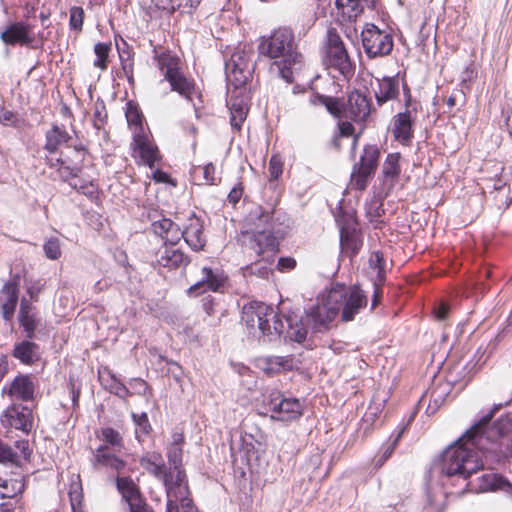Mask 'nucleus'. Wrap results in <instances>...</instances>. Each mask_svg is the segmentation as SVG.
Returning a JSON list of instances; mask_svg holds the SVG:
<instances>
[{"mask_svg": "<svg viewBox=\"0 0 512 512\" xmlns=\"http://www.w3.org/2000/svg\"><path fill=\"white\" fill-rule=\"evenodd\" d=\"M274 211L256 207L246 218L247 230L243 233L249 246L261 259L252 263L247 270L263 279L272 274L275 253L278 251L280 239L283 237L281 223Z\"/></svg>", "mask_w": 512, "mask_h": 512, "instance_id": "obj_1", "label": "nucleus"}, {"mask_svg": "<svg viewBox=\"0 0 512 512\" xmlns=\"http://www.w3.org/2000/svg\"><path fill=\"white\" fill-rule=\"evenodd\" d=\"M259 55L272 60L270 72L287 83L294 81V74L301 69L302 55L297 51L291 29L278 28L269 36H263L258 44Z\"/></svg>", "mask_w": 512, "mask_h": 512, "instance_id": "obj_2", "label": "nucleus"}, {"mask_svg": "<svg viewBox=\"0 0 512 512\" xmlns=\"http://www.w3.org/2000/svg\"><path fill=\"white\" fill-rule=\"evenodd\" d=\"M140 463L149 473L162 480L167 494L166 512H198L188 497L185 472L166 470L158 454L142 458Z\"/></svg>", "mask_w": 512, "mask_h": 512, "instance_id": "obj_3", "label": "nucleus"}, {"mask_svg": "<svg viewBox=\"0 0 512 512\" xmlns=\"http://www.w3.org/2000/svg\"><path fill=\"white\" fill-rule=\"evenodd\" d=\"M337 315V307L335 304H330L328 293L321 301L318 299L316 305L309 308L306 312L305 319L303 317L299 318L298 315L294 313L286 317L288 324L286 337L292 341L301 343L306 339L309 327L315 332L327 330Z\"/></svg>", "mask_w": 512, "mask_h": 512, "instance_id": "obj_4", "label": "nucleus"}, {"mask_svg": "<svg viewBox=\"0 0 512 512\" xmlns=\"http://www.w3.org/2000/svg\"><path fill=\"white\" fill-rule=\"evenodd\" d=\"M459 439L455 444L448 447L441 457V471L447 476L459 475L463 478L471 476L483 467L477 452L472 446L469 438Z\"/></svg>", "mask_w": 512, "mask_h": 512, "instance_id": "obj_5", "label": "nucleus"}, {"mask_svg": "<svg viewBox=\"0 0 512 512\" xmlns=\"http://www.w3.org/2000/svg\"><path fill=\"white\" fill-rule=\"evenodd\" d=\"M242 321L250 329L257 328L264 342L278 339L284 330V323L272 306L252 301L244 305Z\"/></svg>", "mask_w": 512, "mask_h": 512, "instance_id": "obj_6", "label": "nucleus"}, {"mask_svg": "<svg viewBox=\"0 0 512 512\" xmlns=\"http://www.w3.org/2000/svg\"><path fill=\"white\" fill-rule=\"evenodd\" d=\"M510 401L511 400L506 401L505 405ZM503 406L504 404L502 403L495 405L490 413L482 417L478 423L466 432L464 438H469L472 446H477V449L479 450L493 451L494 448L487 447L486 442L494 445L501 437L505 436L512 429V423L508 417H501L490 424L494 413Z\"/></svg>", "mask_w": 512, "mask_h": 512, "instance_id": "obj_7", "label": "nucleus"}, {"mask_svg": "<svg viewBox=\"0 0 512 512\" xmlns=\"http://www.w3.org/2000/svg\"><path fill=\"white\" fill-rule=\"evenodd\" d=\"M154 59L164 79L169 82L171 90L192 101L193 95L196 94V86L194 81L181 71L180 59L170 52L155 53Z\"/></svg>", "mask_w": 512, "mask_h": 512, "instance_id": "obj_8", "label": "nucleus"}, {"mask_svg": "<svg viewBox=\"0 0 512 512\" xmlns=\"http://www.w3.org/2000/svg\"><path fill=\"white\" fill-rule=\"evenodd\" d=\"M329 301L337 307V314L340 310L342 311L341 319L345 322L354 320L368 303L367 296L359 287H346L339 284L329 291Z\"/></svg>", "mask_w": 512, "mask_h": 512, "instance_id": "obj_9", "label": "nucleus"}, {"mask_svg": "<svg viewBox=\"0 0 512 512\" xmlns=\"http://www.w3.org/2000/svg\"><path fill=\"white\" fill-rule=\"evenodd\" d=\"M102 434L106 444L98 447L93 453V466L96 469L110 468L120 473L126 466V462L118 454L123 447L122 437L112 428L103 429Z\"/></svg>", "mask_w": 512, "mask_h": 512, "instance_id": "obj_10", "label": "nucleus"}, {"mask_svg": "<svg viewBox=\"0 0 512 512\" xmlns=\"http://www.w3.org/2000/svg\"><path fill=\"white\" fill-rule=\"evenodd\" d=\"M253 51L238 49L225 64L226 78L229 85L236 89L243 87L254 71Z\"/></svg>", "mask_w": 512, "mask_h": 512, "instance_id": "obj_11", "label": "nucleus"}, {"mask_svg": "<svg viewBox=\"0 0 512 512\" xmlns=\"http://www.w3.org/2000/svg\"><path fill=\"white\" fill-rule=\"evenodd\" d=\"M362 45L369 58L389 55L393 49V37L372 23H367L361 33Z\"/></svg>", "mask_w": 512, "mask_h": 512, "instance_id": "obj_12", "label": "nucleus"}, {"mask_svg": "<svg viewBox=\"0 0 512 512\" xmlns=\"http://www.w3.org/2000/svg\"><path fill=\"white\" fill-rule=\"evenodd\" d=\"M271 418L282 422H291L299 419L303 414V406L296 398H286L280 392L269 395Z\"/></svg>", "mask_w": 512, "mask_h": 512, "instance_id": "obj_13", "label": "nucleus"}, {"mask_svg": "<svg viewBox=\"0 0 512 512\" xmlns=\"http://www.w3.org/2000/svg\"><path fill=\"white\" fill-rule=\"evenodd\" d=\"M380 157L379 149L374 145L364 148L359 163H356L352 171V180L358 189H365L369 178L375 173Z\"/></svg>", "mask_w": 512, "mask_h": 512, "instance_id": "obj_14", "label": "nucleus"}, {"mask_svg": "<svg viewBox=\"0 0 512 512\" xmlns=\"http://www.w3.org/2000/svg\"><path fill=\"white\" fill-rule=\"evenodd\" d=\"M226 281L227 277L221 270L204 266L200 270L199 279L188 288L187 294L198 297L206 292H223Z\"/></svg>", "mask_w": 512, "mask_h": 512, "instance_id": "obj_15", "label": "nucleus"}, {"mask_svg": "<svg viewBox=\"0 0 512 512\" xmlns=\"http://www.w3.org/2000/svg\"><path fill=\"white\" fill-rule=\"evenodd\" d=\"M327 57L332 67L336 68L345 78L353 74V65L340 36L328 32Z\"/></svg>", "mask_w": 512, "mask_h": 512, "instance_id": "obj_16", "label": "nucleus"}, {"mask_svg": "<svg viewBox=\"0 0 512 512\" xmlns=\"http://www.w3.org/2000/svg\"><path fill=\"white\" fill-rule=\"evenodd\" d=\"M0 39L6 45L30 46L34 41L32 26L23 21L12 22L1 32Z\"/></svg>", "mask_w": 512, "mask_h": 512, "instance_id": "obj_17", "label": "nucleus"}, {"mask_svg": "<svg viewBox=\"0 0 512 512\" xmlns=\"http://www.w3.org/2000/svg\"><path fill=\"white\" fill-rule=\"evenodd\" d=\"M370 102L365 95L358 91L349 94L346 102L343 103L342 118L354 122H363L370 114Z\"/></svg>", "mask_w": 512, "mask_h": 512, "instance_id": "obj_18", "label": "nucleus"}, {"mask_svg": "<svg viewBox=\"0 0 512 512\" xmlns=\"http://www.w3.org/2000/svg\"><path fill=\"white\" fill-rule=\"evenodd\" d=\"M31 410L22 405L13 404L8 407L1 416L4 426H9L24 432H29L32 427Z\"/></svg>", "mask_w": 512, "mask_h": 512, "instance_id": "obj_19", "label": "nucleus"}, {"mask_svg": "<svg viewBox=\"0 0 512 512\" xmlns=\"http://www.w3.org/2000/svg\"><path fill=\"white\" fill-rule=\"evenodd\" d=\"M30 453L27 440L16 441L14 448L0 441V463L11 464L19 468L23 461L28 460Z\"/></svg>", "mask_w": 512, "mask_h": 512, "instance_id": "obj_20", "label": "nucleus"}, {"mask_svg": "<svg viewBox=\"0 0 512 512\" xmlns=\"http://www.w3.org/2000/svg\"><path fill=\"white\" fill-rule=\"evenodd\" d=\"M19 280V276H14L0 291V305L5 320H10L14 315L18 303Z\"/></svg>", "mask_w": 512, "mask_h": 512, "instance_id": "obj_21", "label": "nucleus"}, {"mask_svg": "<svg viewBox=\"0 0 512 512\" xmlns=\"http://www.w3.org/2000/svg\"><path fill=\"white\" fill-rule=\"evenodd\" d=\"M159 266L176 269L189 264V258L179 249L173 246L163 245L155 254Z\"/></svg>", "mask_w": 512, "mask_h": 512, "instance_id": "obj_22", "label": "nucleus"}, {"mask_svg": "<svg viewBox=\"0 0 512 512\" xmlns=\"http://www.w3.org/2000/svg\"><path fill=\"white\" fill-rule=\"evenodd\" d=\"M392 134L403 145H408L411 142L413 138V121L410 111L400 112L393 117Z\"/></svg>", "mask_w": 512, "mask_h": 512, "instance_id": "obj_23", "label": "nucleus"}, {"mask_svg": "<svg viewBox=\"0 0 512 512\" xmlns=\"http://www.w3.org/2000/svg\"><path fill=\"white\" fill-rule=\"evenodd\" d=\"M378 105L394 100L399 96V79L394 77L376 78V86L372 85Z\"/></svg>", "mask_w": 512, "mask_h": 512, "instance_id": "obj_24", "label": "nucleus"}, {"mask_svg": "<svg viewBox=\"0 0 512 512\" xmlns=\"http://www.w3.org/2000/svg\"><path fill=\"white\" fill-rule=\"evenodd\" d=\"M134 150L138 151L142 162L150 168L154 167L156 161L159 160L158 148L153 145L145 133L136 132L133 136Z\"/></svg>", "mask_w": 512, "mask_h": 512, "instance_id": "obj_25", "label": "nucleus"}, {"mask_svg": "<svg viewBox=\"0 0 512 512\" xmlns=\"http://www.w3.org/2000/svg\"><path fill=\"white\" fill-rule=\"evenodd\" d=\"M401 155L400 153H390L387 155L383 167H382V174H383V181H382V187L383 190L388 194L397 183L401 168H400V161Z\"/></svg>", "mask_w": 512, "mask_h": 512, "instance_id": "obj_26", "label": "nucleus"}, {"mask_svg": "<svg viewBox=\"0 0 512 512\" xmlns=\"http://www.w3.org/2000/svg\"><path fill=\"white\" fill-rule=\"evenodd\" d=\"M152 230L164 240V245L174 246L183 238L180 227L168 218H163L152 223Z\"/></svg>", "mask_w": 512, "mask_h": 512, "instance_id": "obj_27", "label": "nucleus"}, {"mask_svg": "<svg viewBox=\"0 0 512 512\" xmlns=\"http://www.w3.org/2000/svg\"><path fill=\"white\" fill-rule=\"evenodd\" d=\"M340 228V245L343 251L351 252V255L358 253L362 246L357 230L350 223L342 224L341 220L337 219Z\"/></svg>", "mask_w": 512, "mask_h": 512, "instance_id": "obj_28", "label": "nucleus"}, {"mask_svg": "<svg viewBox=\"0 0 512 512\" xmlns=\"http://www.w3.org/2000/svg\"><path fill=\"white\" fill-rule=\"evenodd\" d=\"M12 355L26 365L34 364L41 358L39 346L29 340H23L15 344Z\"/></svg>", "mask_w": 512, "mask_h": 512, "instance_id": "obj_29", "label": "nucleus"}, {"mask_svg": "<svg viewBox=\"0 0 512 512\" xmlns=\"http://www.w3.org/2000/svg\"><path fill=\"white\" fill-rule=\"evenodd\" d=\"M116 486L129 508L137 507L138 504L144 502L138 486L130 477H117Z\"/></svg>", "mask_w": 512, "mask_h": 512, "instance_id": "obj_30", "label": "nucleus"}, {"mask_svg": "<svg viewBox=\"0 0 512 512\" xmlns=\"http://www.w3.org/2000/svg\"><path fill=\"white\" fill-rule=\"evenodd\" d=\"M9 479L0 478V498H14L25 490V476L21 472H12Z\"/></svg>", "mask_w": 512, "mask_h": 512, "instance_id": "obj_31", "label": "nucleus"}, {"mask_svg": "<svg viewBox=\"0 0 512 512\" xmlns=\"http://www.w3.org/2000/svg\"><path fill=\"white\" fill-rule=\"evenodd\" d=\"M185 242L195 251L202 249L205 245L203 238V225L198 218H191L189 224L183 230Z\"/></svg>", "mask_w": 512, "mask_h": 512, "instance_id": "obj_32", "label": "nucleus"}, {"mask_svg": "<svg viewBox=\"0 0 512 512\" xmlns=\"http://www.w3.org/2000/svg\"><path fill=\"white\" fill-rule=\"evenodd\" d=\"M8 393L11 397L21 399L24 401L33 398L34 384L31 378L27 375L17 376L10 384Z\"/></svg>", "mask_w": 512, "mask_h": 512, "instance_id": "obj_33", "label": "nucleus"}, {"mask_svg": "<svg viewBox=\"0 0 512 512\" xmlns=\"http://www.w3.org/2000/svg\"><path fill=\"white\" fill-rule=\"evenodd\" d=\"M309 102L313 106H324L327 112L335 118H342L344 102L340 98L316 93L310 96Z\"/></svg>", "mask_w": 512, "mask_h": 512, "instance_id": "obj_34", "label": "nucleus"}, {"mask_svg": "<svg viewBox=\"0 0 512 512\" xmlns=\"http://www.w3.org/2000/svg\"><path fill=\"white\" fill-rule=\"evenodd\" d=\"M70 139L71 136L68 134L65 127L53 125L46 133L45 149L50 153H54L61 145L67 144Z\"/></svg>", "mask_w": 512, "mask_h": 512, "instance_id": "obj_35", "label": "nucleus"}, {"mask_svg": "<svg viewBox=\"0 0 512 512\" xmlns=\"http://www.w3.org/2000/svg\"><path fill=\"white\" fill-rule=\"evenodd\" d=\"M479 489L481 491L502 490L512 494V484L504 477L494 474L485 473L481 476Z\"/></svg>", "mask_w": 512, "mask_h": 512, "instance_id": "obj_36", "label": "nucleus"}, {"mask_svg": "<svg viewBox=\"0 0 512 512\" xmlns=\"http://www.w3.org/2000/svg\"><path fill=\"white\" fill-rule=\"evenodd\" d=\"M31 312V304L28 300L22 299L20 304L19 311V321L23 326L25 332L27 333L28 338L34 337L35 328L37 326V321L35 316L30 313Z\"/></svg>", "mask_w": 512, "mask_h": 512, "instance_id": "obj_37", "label": "nucleus"}, {"mask_svg": "<svg viewBox=\"0 0 512 512\" xmlns=\"http://www.w3.org/2000/svg\"><path fill=\"white\" fill-rule=\"evenodd\" d=\"M117 50L122 65V70L129 81L133 78L134 51L128 43L122 40V44H117Z\"/></svg>", "mask_w": 512, "mask_h": 512, "instance_id": "obj_38", "label": "nucleus"}, {"mask_svg": "<svg viewBox=\"0 0 512 512\" xmlns=\"http://www.w3.org/2000/svg\"><path fill=\"white\" fill-rule=\"evenodd\" d=\"M247 105L243 99L236 97L232 100L230 106V123L235 129H240L247 116Z\"/></svg>", "mask_w": 512, "mask_h": 512, "instance_id": "obj_39", "label": "nucleus"}, {"mask_svg": "<svg viewBox=\"0 0 512 512\" xmlns=\"http://www.w3.org/2000/svg\"><path fill=\"white\" fill-rule=\"evenodd\" d=\"M126 119L128 122L129 127L133 131V136H135L136 132L144 133L143 130V115L142 112L139 110V108L132 104L128 103L127 110H126Z\"/></svg>", "mask_w": 512, "mask_h": 512, "instance_id": "obj_40", "label": "nucleus"}, {"mask_svg": "<svg viewBox=\"0 0 512 512\" xmlns=\"http://www.w3.org/2000/svg\"><path fill=\"white\" fill-rule=\"evenodd\" d=\"M111 50V44L98 42L94 45V53L96 59L93 62L94 67L104 71L108 67L109 52Z\"/></svg>", "mask_w": 512, "mask_h": 512, "instance_id": "obj_41", "label": "nucleus"}, {"mask_svg": "<svg viewBox=\"0 0 512 512\" xmlns=\"http://www.w3.org/2000/svg\"><path fill=\"white\" fill-rule=\"evenodd\" d=\"M69 185L78 192L91 198L95 197L97 194V187L92 181H86L78 176L73 177L72 180L69 181Z\"/></svg>", "mask_w": 512, "mask_h": 512, "instance_id": "obj_42", "label": "nucleus"}, {"mask_svg": "<svg viewBox=\"0 0 512 512\" xmlns=\"http://www.w3.org/2000/svg\"><path fill=\"white\" fill-rule=\"evenodd\" d=\"M167 456H168V463H169V470L171 472H184L182 469H181V466H182V456H183V451H182V448L180 446H177V445H171L168 449V453H167Z\"/></svg>", "mask_w": 512, "mask_h": 512, "instance_id": "obj_43", "label": "nucleus"}, {"mask_svg": "<svg viewBox=\"0 0 512 512\" xmlns=\"http://www.w3.org/2000/svg\"><path fill=\"white\" fill-rule=\"evenodd\" d=\"M85 18L84 9L80 6L70 8L69 26L70 29L81 32Z\"/></svg>", "mask_w": 512, "mask_h": 512, "instance_id": "obj_44", "label": "nucleus"}, {"mask_svg": "<svg viewBox=\"0 0 512 512\" xmlns=\"http://www.w3.org/2000/svg\"><path fill=\"white\" fill-rule=\"evenodd\" d=\"M108 376L111 380V382L108 385V389L110 390L111 393L115 394L116 396L122 399H126L131 395L129 389L122 382H120L115 377V375L108 373Z\"/></svg>", "mask_w": 512, "mask_h": 512, "instance_id": "obj_45", "label": "nucleus"}, {"mask_svg": "<svg viewBox=\"0 0 512 512\" xmlns=\"http://www.w3.org/2000/svg\"><path fill=\"white\" fill-rule=\"evenodd\" d=\"M43 249L46 257L51 260H57L61 256L60 243L57 238L47 240L43 245Z\"/></svg>", "mask_w": 512, "mask_h": 512, "instance_id": "obj_46", "label": "nucleus"}, {"mask_svg": "<svg viewBox=\"0 0 512 512\" xmlns=\"http://www.w3.org/2000/svg\"><path fill=\"white\" fill-rule=\"evenodd\" d=\"M133 419L136 424V436L139 439L140 435H147L151 430V425L149 423V419L146 413H142L141 415L133 414Z\"/></svg>", "mask_w": 512, "mask_h": 512, "instance_id": "obj_47", "label": "nucleus"}, {"mask_svg": "<svg viewBox=\"0 0 512 512\" xmlns=\"http://www.w3.org/2000/svg\"><path fill=\"white\" fill-rule=\"evenodd\" d=\"M335 4L349 18L356 17L359 8L358 0H336Z\"/></svg>", "mask_w": 512, "mask_h": 512, "instance_id": "obj_48", "label": "nucleus"}, {"mask_svg": "<svg viewBox=\"0 0 512 512\" xmlns=\"http://www.w3.org/2000/svg\"><path fill=\"white\" fill-rule=\"evenodd\" d=\"M57 172L63 181H67L69 183L73 177H77L78 168L72 166L70 161L66 160L64 164L58 168Z\"/></svg>", "mask_w": 512, "mask_h": 512, "instance_id": "obj_49", "label": "nucleus"}, {"mask_svg": "<svg viewBox=\"0 0 512 512\" xmlns=\"http://www.w3.org/2000/svg\"><path fill=\"white\" fill-rule=\"evenodd\" d=\"M339 134L334 137V144L339 147L340 137H349L354 133V127L349 121H342L338 124Z\"/></svg>", "mask_w": 512, "mask_h": 512, "instance_id": "obj_50", "label": "nucleus"}, {"mask_svg": "<svg viewBox=\"0 0 512 512\" xmlns=\"http://www.w3.org/2000/svg\"><path fill=\"white\" fill-rule=\"evenodd\" d=\"M18 120L17 114L0 106V123L3 125H16Z\"/></svg>", "mask_w": 512, "mask_h": 512, "instance_id": "obj_51", "label": "nucleus"}, {"mask_svg": "<svg viewBox=\"0 0 512 512\" xmlns=\"http://www.w3.org/2000/svg\"><path fill=\"white\" fill-rule=\"evenodd\" d=\"M269 363L272 366H278L284 370H289L292 368L293 360L289 356H275L270 358Z\"/></svg>", "mask_w": 512, "mask_h": 512, "instance_id": "obj_52", "label": "nucleus"}, {"mask_svg": "<svg viewBox=\"0 0 512 512\" xmlns=\"http://www.w3.org/2000/svg\"><path fill=\"white\" fill-rule=\"evenodd\" d=\"M215 172H216V169L212 163H208L207 165L204 166V168H203L204 179L208 184H211V185L216 184Z\"/></svg>", "mask_w": 512, "mask_h": 512, "instance_id": "obj_53", "label": "nucleus"}, {"mask_svg": "<svg viewBox=\"0 0 512 512\" xmlns=\"http://www.w3.org/2000/svg\"><path fill=\"white\" fill-rule=\"evenodd\" d=\"M369 262L372 267L378 269L379 273L384 271V259H383L382 253H380V252L372 253Z\"/></svg>", "mask_w": 512, "mask_h": 512, "instance_id": "obj_54", "label": "nucleus"}, {"mask_svg": "<svg viewBox=\"0 0 512 512\" xmlns=\"http://www.w3.org/2000/svg\"><path fill=\"white\" fill-rule=\"evenodd\" d=\"M295 266H296V261H295V259H293L291 257H281L277 263V268L280 271L291 270Z\"/></svg>", "mask_w": 512, "mask_h": 512, "instance_id": "obj_55", "label": "nucleus"}, {"mask_svg": "<svg viewBox=\"0 0 512 512\" xmlns=\"http://www.w3.org/2000/svg\"><path fill=\"white\" fill-rule=\"evenodd\" d=\"M107 117V114L105 112V107L102 106V110H100L98 107H96V110L94 112V125L97 129H100L102 125L105 122V118Z\"/></svg>", "mask_w": 512, "mask_h": 512, "instance_id": "obj_56", "label": "nucleus"}, {"mask_svg": "<svg viewBox=\"0 0 512 512\" xmlns=\"http://www.w3.org/2000/svg\"><path fill=\"white\" fill-rule=\"evenodd\" d=\"M130 385L134 387L139 394L146 395L147 392L150 391L148 384L142 379H134Z\"/></svg>", "mask_w": 512, "mask_h": 512, "instance_id": "obj_57", "label": "nucleus"}, {"mask_svg": "<svg viewBox=\"0 0 512 512\" xmlns=\"http://www.w3.org/2000/svg\"><path fill=\"white\" fill-rule=\"evenodd\" d=\"M70 495V501H71V507L72 509H75L77 507L82 506V494L78 491H71L69 493Z\"/></svg>", "mask_w": 512, "mask_h": 512, "instance_id": "obj_58", "label": "nucleus"}, {"mask_svg": "<svg viewBox=\"0 0 512 512\" xmlns=\"http://www.w3.org/2000/svg\"><path fill=\"white\" fill-rule=\"evenodd\" d=\"M242 192L243 190L240 186L234 187L228 194V201L232 204H236L242 197Z\"/></svg>", "mask_w": 512, "mask_h": 512, "instance_id": "obj_59", "label": "nucleus"}, {"mask_svg": "<svg viewBox=\"0 0 512 512\" xmlns=\"http://www.w3.org/2000/svg\"><path fill=\"white\" fill-rule=\"evenodd\" d=\"M8 371V358L4 354H0V382Z\"/></svg>", "mask_w": 512, "mask_h": 512, "instance_id": "obj_60", "label": "nucleus"}, {"mask_svg": "<svg viewBox=\"0 0 512 512\" xmlns=\"http://www.w3.org/2000/svg\"><path fill=\"white\" fill-rule=\"evenodd\" d=\"M449 307L446 304H441L435 311L438 320H445L448 316Z\"/></svg>", "mask_w": 512, "mask_h": 512, "instance_id": "obj_61", "label": "nucleus"}, {"mask_svg": "<svg viewBox=\"0 0 512 512\" xmlns=\"http://www.w3.org/2000/svg\"><path fill=\"white\" fill-rule=\"evenodd\" d=\"M270 169L274 178H278V176L282 173V168L277 164L274 157L270 160Z\"/></svg>", "mask_w": 512, "mask_h": 512, "instance_id": "obj_62", "label": "nucleus"}, {"mask_svg": "<svg viewBox=\"0 0 512 512\" xmlns=\"http://www.w3.org/2000/svg\"><path fill=\"white\" fill-rule=\"evenodd\" d=\"M65 161L66 159H63L61 157H47V164L52 168H56L57 170L61 165L64 164Z\"/></svg>", "mask_w": 512, "mask_h": 512, "instance_id": "obj_63", "label": "nucleus"}, {"mask_svg": "<svg viewBox=\"0 0 512 512\" xmlns=\"http://www.w3.org/2000/svg\"><path fill=\"white\" fill-rule=\"evenodd\" d=\"M130 512H153L145 502H142L141 504H138L137 507H131L129 508Z\"/></svg>", "mask_w": 512, "mask_h": 512, "instance_id": "obj_64", "label": "nucleus"}]
</instances>
